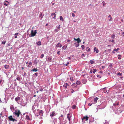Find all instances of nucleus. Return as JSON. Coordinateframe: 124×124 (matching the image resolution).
Returning a JSON list of instances; mask_svg holds the SVG:
<instances>
[{
  "label": "nucleus",
  "instance_id": "obj_1",
  "mask_svg": "<svg viewBox=\"0 0 124 124\" xmlns=\"http://www.w3.org/2000/svg\"><path fill=\"white\" fill-rule=\"evenodd\" d=\"M16 116L17 117L19 116L20 115H22L21 114L20 110H19L16 109L15 110V112L14 113Z\"/></svg>",
  "mask_w": 124,
  "mask_h": 124
},
{
  "label": "nucleus",
  "instance_id": "obj_2",
  "mask_svg": "<svg viewBox=\"0 0 124 124\" xmlns=\"http://www.w3.org/2000/svg\"><path fill=\"white\" fill-rule=\"evenodd\" d=\"M74 40L77 41L78 43H74L75 46L76 47H78L79 45V43L81 42L80 39L78 38L77 39H76L75 38H74Z\"/></svg>",
  "mask_w": 124,
  "mask_h": 124
},
{
  "label": "nucleus",
  "instance_id": "obj_3",
  "mask_svg": "<svg viewBox=\"0 0 124 124\" xmlns=\"http://www.w3.org/2000/svg\"><path fill=\"white\" fill-rule=\"evenodd\" d=\"M8 118L9 119V121H12L14 122L15 121H17V120L15 119L14 118H13L12 116V115H11L9 116L8 117Z\"/></svg>",
  "mask_w": 124,
  "mask_h": 124
},
{
  "label": "nucleus",
  "instance_id": "obj_4",
  "mask_svg": "<svg viewBox=\"0 0 124 124\" xmlns=\"http://www.w3.org/2000/svg\"><path fill=\"white\" fill-rule=\"evenodd\" d=\"M37 33V31L35 30L34 31V32L33 30H32L31 31V37H33L35 36Z\"/></svg>",
  "mask_w": 124,
  "mask_h": 124
},
{
  "label": "nucleus",
  "instance_id": "obj_5",
  "mask_svg": "<svg viewBox=\"0 0 124 124\" xmlns=\"http://www.w3.org/2000/svg\"><path fill=\"white\" fill-rule=\"evenodd\" d=\"M88 118L89 117L87 116L83 117V118H82V120L83 122L87 121L88 120Z\"/></svg>",
  "mask_w": 124,
  "mask_h": 124
},
{
  "label": "nucleus",
  "instance_id": "obj_6",
  "mask_svg": "<svg viewBox=\"0 0 124 124\" xmlns=\"http://www.w3.org/2000/svg\"><path fill=\"white\" fill-rule=\"evenodd\" d=\"M51 16H54V17H53V18H54V19H55L56 17V14H55L54 13H52L51 14Z\"/></svg>",
  "mask_w": 124,
  "mask_h": 124
},
{
  "label": "nucleus",
  "instance_id": "obj_7",
  "mask_svg": "<svg viewBox=\"0 0 124 124\" xmlns=\"http://www.w3.org/2000/svg\"><path fill=\"white\" fill-rule=\"evenodd\" d=\"M71 117L70 115L69 114H67V118L70 121V118Z\"/></svg>",
  "mask_w": 124,
  "mask_h": 124
},
{
  "label": "nucleus",
  "instance_id": "obj_8",
  "mask_svg": "<svg viewBox=\"0 0 124 124\" xmlns=\"http://www.w3.org/2000/svg\"><path fill=\"white\" fill-rule=\"evenodd\" d=\"M96 49V47H95L94 48V51L96 53H98L99 52V50L98 49Z\"/></svg>",
  "mask_w": 124,
  "mask_h": 124
},
{
  "label": "nucleus",
  "instance_id": "obj_9",
  "mask_svg": "<svg viewBox=\"0 0 124 124\" xmlns=\"http://www.w3.org/2000/svg\"><path fill=\"white\" fill-rule=\"evenodd\" d=\"M62 46V45L60 43H58L56 45V46L57 47H61Z\"/></svg>",
  "mask_w": 124,
  "mask_h": 124
},
{
  "label": "nucleus",
  "instance_id": "obj_10",
  "mask_svg": "<svg viewBox=\"0 0 124 124\" xmlns=\"http://www.w3.org/2000/svg\"><path fill=\"white\" fill-rule=\"evenodd\" d=\"M55 113L54 112L50 113V116L51 117L54 116H55Z\"/></svg>",
  "mask_w": 124,
  "mask_h": 124
},
{
  "label": "nucleus",
  "instance_id": "obj_11",
  "mask_svg": "<svg viewBox=\"0 0 124 124\" xmlns=\"http://www.w3.org/2000/svg\"><path fill=\"white\" fill-rule=\"evenodd\" d=\"M43 112V110H41L39 112V115H42V114Z\"/></svg>",
  "mask_w": 124,
  "mask_h": 124
},
{
  "label": "nucleus",
  "instance_id": "obj_12",
  "mask_svg": "<svg viewBox=\"0 0 124 124\" xmlns=\"http://www.w3.org/2000/svg\"><path fill=\"white\" fill-rule=\"evenodd\" d=\"M20 98L18 96L15 98V100L16 101H18L20 100Z\"/></svg>",
  "mask_w": 124,
  "mask_h": 124
},
{
  "label": "nucleus",
  "instance_id": "obj_13",
  "mask_svg": "<svg viewBox=\"0 0 124 124\" xmlns=\"http://www.w3.org/2000/svg\"><path fill=\"white\" fill-rule=\"evenodd\" d=\"M98 99V98L97 97H96L94 98V101L95 103L97 102V100Z\"/></svg>",
  "mask_w": 124,
  "mask_h": 124
},
{
  "label": "nucleus",
  "instance_id": "obj_14",
  "mask_svg": "<svg viewBox=\"0 0 124 124\" xmlns=\"http://www.w3.org/2000/svg\"><path fill=\"white\" fill-rule=\"evenodd\" d=\"M4 67L5 69H8L9 68V66L8 65H5L4 66Z\"/></svg>",
  "mask_w": 124,
  "mask_h": 124
},
{
  "label": "nucleus",
  "instance_id": "obj_15",
  "mask_svg": "<svg viewBox=\"0 0 124 124\" xmlns=\"http://www.w3.org/2000/svg\"><path fill=\"white\" fill-rule=\"evenodd\" d=\"M36 44L37 45L40 46L41 45V42L40 41H39L38 42H37Z\"/></svg>",
  "mask_w": 124,
  "mask_h": 124
},
{
  "label": "nucleus",
  "instance_id": "obj_16",
  "mask_svg": "<svg viewBox=\"0 0 124 124\" xmlns=\"http://www.w3.org/2000/svg\"><path fill=\"white\" fill-rule=\"evenodd\" d=\"M72 86L74 87H77V85H76V84L75 83H74L72 85Z\"/></svg>",
  "mask_w": 124,
  "mask_h": 124
},
{
  "label": "nucleus",
  "instance_id": "obj_17",
  "mask_svg": "<svg viewBox=\"0 0 124 124\" xmlns=\"http://www.w3.org/2000/svg\"><path fill=\"white\" fill-rule=\"evenodd\" d=\"M32 65V63L31 62H30L29 63L28 65H27V67L28 68H29L30 67V66L31 65Z\"/></svg>",
  "mask_w": 124,
  "mask_h": 124
},
{
  "label": "nucleus",
  "instance_id": "obj_18",
  "mask_svg": "<svg viewBox=\"0 0 124 124\" xmlns=\"http://www.w3.org/2000/svg\"><path fill=\"white\" fill-rule=\"evenodd\" d=\"M38 70L37 68H34L32 70H31V71H33L34 72H36Z\"/></svg>",
  "mask_w": 124,
  "mask_h": 124
},
{
  "label": "nucleus",
  "instance_id": "obj_19",
  "mask_svg": "<svg viewBox=\"0 0 124 124\" xmlns=\"http://www.w3.org/2000/svg\"><path fill=\"white\" fill-rule=\"evenodd\" d=\"M81 83V82L80 81H78L76 82V84L77 85H79Z\"/></svg>",
  "mask_w": 124,
  "mask_h": 124
},
{
  "label": "nucleus",
  "instance_id": "obj_20",
  "mask_svg": "<svg viewBox=\"0 0 124 124\" xmlns=\"http://www.w3.org/2000/svg\"><path fill=\"white\" fill-rule=\"evenodd\" d=\"M90 48L89 47H87L86 48V50L87 51H89L90 50Z\"/></svg>",
  "mask_w": 124,
  "mask_h": 124
},
{
  "label": "nucleus",
  "instance_id": "obj_21",
  "mask_svg": "<svg viewBox=\"0 0 124 124\" xmlns=\"http://www.w3.org/2000/svg\"><path fill=\"white\" fill-rule=\"evenodd\" d=\"M60 20H61L62 21H63L64 20L63 19V18L62 17V16H61L60 17Z\"/></svg>",
  "mask_w": 124,
  "mask_h": 124
},
{
  "label": "nucleus",
  "instance_id": "obj_22",
  "mask_svg": "<svg viewBox=\"0 0 124 124\" xmlns=\"http://www.w3.org/2000/svg\"><path fill=\"white\" fill-rule=\"evenodd\" d=\"M103 91L104 93H105L107 92V91L105 88L103 89Z\"/></svg>",
  "mask_w": 124,
  "mask_h": 124
},
{
  "label": "nucleus",
  "instance_id": "obj_23",
  "mask_svg": "<svg viewBox=\"0 0 124 124\" xmlns=\"http://www.w3.org/2000/svg\"><path fill=\"white\" fill-rule=\"evenodd\" d=\"M26 118L28 120H30V118L29 116L28 115H26Z\"/></svg>",
  "mask_w": 124,
  "mask_h": 124
},
{
  "label": "nucleus",
  "instance_id": "obj_24",
  "mask_svg": "<svg viewBox=\"0 0 124 124\" xmlns=\"http://www.w3.org/2000/svg\"><path fill=\"white\" fill-rule=\"evenodd\" d=\"M115 35L114 34H113L111 35V37L113 39H114L115 38Z\"/></svg>",
  "mask_w": 124,
  "mask_h": 124
},
{
  "label": "nucleus",
  "instance_id": "obj_25",
  "mask_svg": "<svg viewBox=\"0 0 124 124\" xmlns=\"http://www.w3.org/2000/svg\"><path fill=\"white\" fill-rule=\"evenodd\" d=\"M16 79L18 81H20L21 79V78L19 77H18L16 78Z\"/></svg>",
  "mask_w": 124,
  "mask_h": 124
},
{
  "label": "nucleus",
  "instance_id": "obj_26",
  "mask_svg": "<svg viewBox=\"0 0 124 124\" xmlns=\"http://www.w3.org/2000/svg\"><path fill=\"white\" fill-rule=\"evenodd\" d=\"M90 62L91 64H93L94 63V62L93 60H90Z\"/></svg>",
  "mask_w": 124,
  "mask_h": 124
},
{
  "label": "nucleus",
  "instance_id": "obj_27",
  "mask_svg": "<svg viewBox=\"0 0 124 124\" xmlns=\"http://www.w3.org/2000/svg\"><path fill=\"white\" fill-rule=\"evenodd\" d=\"M82 50H84L85 48V47L84 45H82L81 46Z\"/></svg>",
  "mask_w": 124,
  "mask_h": 124
},
{
  "label": "nucleus",
  "instance_id": "obj_28",
  "mask_svg": "<svg viewBox=\"0 0 124 124\" xmlns=\"http://www.w3.org/2000/svg\"><path fill=\"white\" fill-rule=\"evenodd\" d=\"M102 3H103V6H105L106 4V3L104 1H103L102 2Z\"/></svg>",
  "mask_w": 124,
  "mask_h": 124
},
{
  "label": "nucleus",
  "instance_id": "obj_29",
  "mask_svg": "<svg viewBox=\"0 0 124 124\" xmlns=\"http://www.w3.org/2000/svg\"><path fill=\"white\" fill-rule=\"evenodd\" d=\"M93 73H94L97 70L96 69H93Z\"/></svg>",
  "mask_w": 124,
  "mask_h": 124
},
{
  "label": "nucleus",
  "instance_id": "obj_30",
  "mask_svg": "<svg viewBox=\"0 0 124 124\" xmlns=\"http://www.w3.org/2000/svg\"><path fill=\"white\" fill-rule=\"evenodd\" d=\"M44 56V55L43 54H42L41 55V56L40 57V58H43Z\"/></svg>",
  "mask_w": 124,
  "mask_h": 124
},
{
  "label": "nucleus",
  "instance_id": "obj_31",
  "mask_svg": "<svg viewBox=\"0 0 124 124\" xmlns=\"http://www.w3.org/2000/svg\"><path fill=\"white\" fill-rule=\"evenodd\" d=\"M118 50H119V48H117V49L115 48L114 49V50L117 52L118 51Z\"/></svg>",
  "mask_w": 124,
  "mask_h": 124
},
{
  "label": "nucleus",
  "instance_id": "obj_32",
  "mask_svg": "<svg viewBox=\"0 0 124 124\" xmlns=\"http://www.w3.org/2000/svg\"><path fill=\"white\" fill-rule=\"evenodd\" d=\"M76 107V105H74L72 106V108L74 109H75Z\"/></svg>",
  "mask_w": 124,
  "mask_h": 124
},
{
  "label": "nucleus",
  "instance_id": "obj_33",
  "mask_svg": "<svg viewBox=\"0 0 124 124\" xmlns=\"http://www.w3.org/2000/svg\"><path fill=\"white\" fill-rule=\"evenodd\" d=\"M51 57H48V61H50L51 60Z\"/></svg>",
  "mask_w": 124,
  "mask_h": 124
},
{
  "label": "nucleus",
  "instance_id": "obj_34",
  "mask_svg": "<svg viewBox=\"0 0 124 124\" xmlns=\"http://www.w3.org/2000/svg\"><path fill=\"white\" fill-rule=\"evenodd\" d=\"M112 17H110V19H108V20L109 21H112Z\"/></svg>",
  "mask_w": 124,
  "mask_h": 124
},
{
  "label": "nucleus",
  "instance_id": "obj_35",
  "mask_svg": "<svg viewBox=\"0 0 124 124\" xmlns=\"http://www.w3.org/2000/svg\"><path fill=\"white\" fill-rule=\"evenodd\" d=\"M71 93H74V90L72 89H71Z\"/></svg>",
  "mask_w": 124,
  "mask_h": 124
},
{
  "label": "nucleus",
  "instance_id": "obj_36",
  "mask_svg": "<svg viewBox=\"0 0 124 124\" xmlns=\"http://www.w3.org/2000/svg\"><path fill=\"white\" fill-rule=\"evenodd\" d=\"M122 73H120V72L118 73L117 74V75H120L121 76V75Z\"/></svg>",
  "mask_w": 124,
  "mask_h": 124
},
{
  "label": "nucleus",
  "instance_id": "obj_37",
  "mask_svg": "<svg viewBox=\"0 0 124 124\" xmlns=\"http://www.w3.org/2000/svg\"><path fill=\"white\" fill-rule=\"evenodd\" d=\"M97 77L99 78H100L101 77V76L100 75H98L97 76Z\"/></svg>",
  "mask_w": 124,
  "mask_h": 124
},
{
  "label": "nucleus",
  "instance_id": "obj_38",
  "mask_svg": "<svg viewBox=\"0 0 124 124\" xmlns=\"http://www.w3.org/2000/svg\"><path fill=\"white\" fill-rule=\"evenodd\" d=\"M66 46H63V47H62V48L63 49H66Z\"/></svg>",
  "mask_w": 124,
  "mask_h": 124
},
{
  "label": "nucleus",
  "instance_id": "obj_39",
  "mask_svg": "<svg viewBox=\"0 0 124 124\" xmlns=\"http://www.w3.org/2000/svg\"><path fill=\"white\" fill-rule=\"evenodd\" d=\"M4 5L6 6H7L8 5V4H7L5 2V1L4 2Z\"/></svg>",
  "mask_w": 124,
  "mask_h": 124
},
{
  "label": "nucleus",
  "instance_id": "obj_40",
  "mask_svg": "<svg viewBox=\"0 0 124 124\" xmlns=\"http://www.w3.org/2000/svg\"><path fill=\"white\" fill-rule=\"evenodd\" d=\"M6 42V41H2V44H5Z\"/></svg>",
  "mask_w": 124,
  "mask_h": 124
},
{
  "label": "nucleus",
  "instance_id": "obj_41",
  "mask_svg": "<svg viewBox=\"0 0 124 124\" xmlns=\"http://www.w3.org/2000/svg\"><path fill=\"white\" fill-rule=\"evenodd\" d=\"M43 89H42L41 88H40L39 89V91L41 92H42L43 91Z\"/></svg>",
  "mask_w": 124,
  "mask_h": 124
},
{
  "label": "nucleus",
  "instance_id": "obj_42",
  "mask_svg": "<svg viewBox=\"0 0 124 124\" xmlns=\"http://www.w3.org/2000/svg\"><path fill=\"white\" fill-rule=\"evenodd\" d=\"M63 87H64L66 89V88H67V85H64L63 86Z\"/></svg>",
  "mask_w": 124,
  "mask_h": 124
},
{
  "label": "nucleus",
  "instance_id": "obj_43",
  "mask_svg": "<svg viewBox=\"0 0 124 124\" xmlns=\"http://www.w3.org/2000/svg\"><path fill=\"white\" fill-rule=\"evenodd\" d=\"M82 57H83L85 56V54H83L81 55Z\"/></svg>",
  "mask_w": 124,
  "mask_h": 124
},
{
  "label": "nucleus",
  "instance_id": "obj_44",
  "mask_svg": "<svg viewBox=\"0 0 124 124\" xmlns=\"http://www.w3.org/2000/svg\"><path fill=\"white\" fill-rule=\"evenodd\" d=\"M69 64V62H67V64H65V65L66 66H67Z\"/></svg>",
  "mask_w": 124,
  "mask_h": 124
},
{
  "label": "nucleus",
  "instance_id": "obj_45",
  "mask_svg": "<svg viewBox=\"0 0 124 124\" xmlns=\"http://www.w3.org/2000/svg\"><path fill=\"white\" fill-rule=\"evenodd\" d=\"M70 80H71V81H73V78H70Z\"/></svg>",
  "mask_w": 124,
  "mask_h": 124
},
{
  "label": "nucleus",
  "instance_id": "obj_46",
  "mask_svg": "<svg viewBox=\"0 0 124 124\" xmlns=\"http://www.w3.org/2000/svg\"><path fill=\"white\" fill-rule=\"evenodd\" d=\"M72 15L73 17H74L75 16V15L73 13H72Z\"/></svg>",
  "mask_w": 124,
  "mask_h": 124
},
{
  "label": "nucleus",
  "instance_id": "obj_47",
  "mask_svg": "<svg viewBox=\"0 0 124 124\" xmlns=\"http://www.w3.org/2000/svg\"><path fill=\"white\" fill-rule=\"evenodd\" d=\"M38 73H35V75L37 76H38Z\"/></svg>",
  "mask_w": 124,
  "mask_h": 124
},
{
  "label": "nucleus",
  "instance_id": "obj_48",
  "mask_svg": "<svg viewBox=\"0 0 124 124\" xmlns=\"http://www.w3.org/2000/svg\"><path fill=\"white\" fill-rule=\"evenodd\" d=\"M60 51H58L57 52V54H60Z\"/></svg>",
  "mask_w": 124,
  "mask_h": 124
},
{
  "label": "nucleus",
  "instance_id": "obj_49",
  "mask_svg": "<svg viewBox=\"0 0 124 124\" xmlns=\"http://www.w3.org/2000/svg\"><path fill=\"white\" fill-rule=\"evenodd\" d=\"M42 13H41L40 14V15H39V17H41V16H42Z\"/></svg>",
  "mask_w": 124,
  "mask_h": 124
},
{
  "label": "nucleus",
  "instance_id": "obj_50",
  "mask_svg": "<svg viewBox=\"0 0 124 124\" xmlns=\"http://www.w3.org/2000/svg\"><path fill=\"white\" fill-rule=\"evenodd\" d=\"M92 103H89L88 104V105L89 106H91L92 105Z\"/></svg>",
  "mask_w": 124,
  "mask_h": 124
},
{
  "label": "nucleus",
  "instance_id": "obj_51",
  "mask_svg": "<svg viewBox=\"0 0 124 124\" xmlns=\"http://www.w3.org/2000/svg\"><path fill=\"white\" fill-rule=\"evenodd\" d=\"M18 33H15V35H16V36H17V35H18Z\"/></svg>",
  "mask_w": 124,
  "mask_h": 124
},
{
  "label": "nucleus",
  "instance_id": "obj_52",
  "mask_svg": "<svg viewBox=\"0 0 124 124\" xmlns=\"http://www.w3.org/2000/svg\"><path fill=\"white\" fill-rule=\"evenodd\" d=\"M60 25H59L57 27V28L58 29H60Z\"/></svg>",
  "mask_w": 124,
  "mask_h": 124
},
{
  "label": "nucleus",
  "instance_id": "obj_53",
  "mask_svg": "<svg viewBox=\"0 0 124 124\" xmlns=\"http://www.w3.org/2000/svg\"><path fill=\"white\" fill-rule=\"evenodd\" d=\"M67 42H70V40L68 39L67 41Z\"/></svg>",
  "mask_w": 124,
  "mask_h": 124
},
{
  "label": "nucleus",
  "instance_id": "obj_54",
  "mask_svg": "<svg viewBox=\"0 0 124 124\" xmlns=\"http://www.w3.org/2000/svg\"><path fill=\"white\" fill-rule=\"evenodd\" d=\"M2 81V80H0V84L1 83V82Z\"/></svg>",
  "mask_w": 124,
  "mask_h": 124
},
{
  "label": "nucleus",
  "instance_id": "obj_55",
  "mask_svg": "<svg viewBox=\"0 0 124 124\" xmlns=\"http://www.w3.org/2000/svg\"><path fill=\"white\" fill-rule=\"evenodd\" d=\"M5 1V2H7L8 3H8H9V2L8 1L6 0V1Z\"/></svg>",
  "mask_w": 124,
  "mask_h": 124
},
{
  "label": "nucleus",
  "instance_id": "obj_56",
  "mask_svg": "<svg viewBox=\"0 0 124 124\" xmlns=\"http://www.w3.org/2000/svg\"><path fill=\"white\" fill-rule=\"evenodd\" d=\"M102 69H104V68H105V67L104 66H102Z\"/></svg>",
  "mask_w": 124,
  "mask_h": 124
},
{
  "label": "nucleus",
  "instance_id": "obj_57",
  "mask_svg": "<svg viewBox=\"0 0 124 124\" xmlns=\"http://www.w3.org/2000/svg\"><path fill=\"white\" fill-rule=\"evenodd\" d=\"M115 51H114V50L112 51V52L113 53H115Z\"/></svg>",
  "mask_w": 124,
  "mask_h": 124
},
{
  "label": "nucleus",
  "instance_id": "obj_58",
  "mask_svg": "<svg viewBox=\"0 0 124 124\" xmlns=\"http://www.w3.org/2000/svg\"><path fill=\"white\" fill-rule=\"evenodd\" d=\"M111 17V16L110 15H109L108 16V17H109L110 18V17Z\"/></svg>",
  "mask_w": 124,
  "mask_h": 124
},
{
  "label": "nucleus",
  "instance_id": "obj_59",
  "mask_svg": "<svg viewBox=\"0 0 124 124\" xmlns=\"http://www.w3.org/2000/svg\"><path fill=\"white\" fill-rule=\"evenodd\" d=\"M118 59L119 60H120L121 59V58L120 57H118Z\"/></svg>",
  "mask_w": 124,
  "mask_h": 124
},
{
  "label": "nucleus",
  "instance_id": "obj_60",
  "mask_svg": "<svg viewBox=\"0 0 124 124\" xmlns=\"http://www.w3.org/2000/svg\"><path fill=\"white\" fill-rule=\"evenodd\" d=\"M68 58L69 60H70L71 59V57H68Z\"/></svg>",
  "mask_w": 124,
  "mask_h": 124
},
{
  "label": "nucleus",
  "instance_id": "obj_61",
  "mask_svg": "<svg viewBox=\"0 0 124 124\" xmlns=\"http://www.w3.org/2000/svg\"><path fill=\"white\" fill-rule=\"evenodd\" d=\"M65 84L66 85H67V86H69V85L67 83H66Z\"/></svg>",
  "mask_w": 124,
  "mask_h": 124
},
{
  "label": "nucleus",
  "instance_id": "obj_62",
  "mask_svg": "<svg viewBox=\"0 0 124 124\" xmlns=\"http://www.w3.org/2000/svg\"><path fill=\"white\" fill-rule=\"evenodd\" d=\"M93 72V71L92 70H91L90 71V72L91 73H92Z\"/></svg>",
  "mask_w": 124,
  "mask_h": 124
},
{
  "label": "nucleus",
  "instance_id": "obj_63",
  "mask_svg": "<svg viewBox=\"0 0 124 124\" xmlns=\"http://www.w3.org/2000/svg\"><path fill=\"white\" fill-rule=\"evenodd\" d=\"M63 116L62 115L61 116V117H63Z\"/></svg>",
  "mask_w": 124,
  "mask_h": 124
},
{
  "label": "nucleus",
  "instance_id": "obj_64",
  "mask_svg": "<svg viewBox=\"0 0 124 124\" xmlns=\"http://www.w3.org/2000/svg\"><path fill=\"white\" fill-rule=\"evenodd\" d=\"M100 73H102V71H101L100 72Z\"/></svg>",
  "mask_w": 124,
  "mask_h": 124
}]
</instances>
